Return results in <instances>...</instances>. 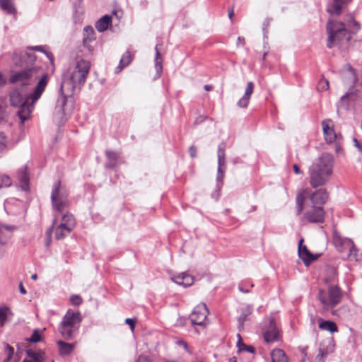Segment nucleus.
Returning <instances> with one entry per match:
<instances>
[{
  "label": "nucleus",
  "mask_w": 362,
  "mask_h": 362,
  "mask_svg": "<svg viewBox=\"0 0 362 362\" xmlns=\"http://www.w3.org/2000/svg\"><path fill=\"white\" fill-rule=\"evenodd\" d=\"M0 7L8 14H13L16 13V8L12 0H0Z\"/></svg>",
  "instance_id": "obj_35"
},
{
  "label": "nucleus",
  "mask_w": 362,
  "mask_h": 362,
  "mask_svg": "<svg viewBox=\"0 0 362 362\" xmlns=\"http://www.w3.org/2000/svg\"><path fill=\"white\" fill-rule=\"evenodd\" d=\"M83 46L87 47L89 50L91 49L92 47L90 45L91 42L95 40V31L91 26H86L83 28Z\"/></svg>",
  "instance_id": "obj_22"
},
{
  "label": "nucleus",
  "mask_w": 362,
  "mask_h": 362,
  "mask_svg": "<svg viewBox=\"0 0 362 362\" xmlns=\"http://www.w3.org/2000/svg\"><path fill=\"white\" fill-rule=\"evenodd\" d=\"M136 322V319L127 318V319L125 320V322H126V324H127L128 325H129V327H130V328H131V329H132V330H134V327H135Z\"/></svg>",
  "instance_id": "obj_49"
},
{
  "label": "nucleus",
  "mask_w": 362,
  "mask_h": 362,
  "mask_svg": "<svg viewBox=\"0 0 362 362\" xmlns=\"http://www.w3.org/2000/svg\"><path fill=\"white\" fill-rule=\"evenodd\" d=\"M252 307L247 305L242 308V313L238 318V329L240 332L244 329V322L247 320V317L252 313Z\"/></svg>",
  "instance_id": "obj_25"
},
{
  "label": "nucleus",
  "mask_w": 362,
  "mask_h": 362,
  "mask_svg": "<svg viewBox=\"0 0 362 362\" xmlns=\"http://www.w3.org/2000/svg\"><path fill=\"white\" fill-rule=\"evenodd\" d=\"M16 177L18 180L21 187L24 191H28L30 177L26 165L22 166L16 172Z\"/></svg>",
  "instance_id": "obj_17"
},
{
  "label": "nucleus",
  "mask_w": 362,
  "mask_h": 362,
  "mask_svg": "<svg viewBox=\"0 0 362 362\" xmlns=\"http://www.w3.org/2000/svg\"><path fill=\"white\" fill-rule=\"evenodd\" d=\"M204 89L207 91L211 90L212 89V86L210 85H205Z\"/></svg>",
  "instance_id": "obj_60"
},
{
  "label": "nucleus",
  "mask_w": 362,
  "mask_h": 362,
  "mask_svg": "<svg viewBox=\"0 0 362 362\" xmlns=\"http://www.w3.org/2000/svg\"><path fill=\"white\" fill-rule=\"evenodd\" d=\"M28 356L33 358L34 362H43L45 360V353L42 351H35L31 349L26 350Z\"/></svg>",
  "instance_id": "obj_34"
},
{
  "label": "nucleus",
  "mask_w": 362,
  "mask_h": 362,
  "mask_svg": "<svg viewBox=\"0 0 362 362\" xmlns=\"http://www.w3.org/2000/svg\"><path fill=\"white\" fill-rule=\"evenodd\" d=\"M326 30L328 48L337 46L339 49H345L348 47L351 36L348 33L345 23L329 19L326 25Z\"/></svg>",
  "instance_id": "obj_4"
},
{
  "label": "nucleus",
  "mask_w": 362,
  "mask_h": 362,
  "mask_svg": "<svg viewBox=\"0 0 362 362\" xmlns=\"http://www.w3.org/2000/svg\"><path fill=\"white\" fill-rule=\"evenodd\" d=\"M333 243L339 252H349L348 257L349 259L356 258V249L351 239L343 238L339 233L334 232L333 234Z\"/></svg>",
  "instance_id": "obj_8"
},
{
  "label": "nucleus",
  "mask_w": 362,
  "mask_h": 362,
  "mask_svg": "<svg viewBox=\"0 0 362 362\" xmlns=\"http://www.w3.org/2000/svg\"><path fill=\"white\" fill-rule=\"evenodd\" d=\"M319 327L321 329L329 331L331 333L337 332L338 330L337 326L334 322L329 320L325 321L321 319L320 320Z\"/></svg>",
  "instance_id": "obj_33"
},
{
  "label": "nucleus",
  "mask_w": 362,
  "mask_h": 362,
  "mask_svg": "<svg viewBox=\"0 0 362 362\" xmlns=\"http://www.w3.org/2000/svg\"><path fill=\"white\" fill-rule=\"evenodd\" d=\"M66 226L69 228L74 229L76 225L75 219L72 214H65L62 218V223H60Z\"/></svg>",
  "instance_id": "obj_36"
},
{
  "label": "nucleus",
  "mask_w": 362,
  "mask_h": 362,
  "mask_svg": "<svg viewBox=\"0 0 362 362\" xmlns=\"http://www.w3.org/2000/svg\"><path fill=\"white\" fill-rule=\"evenodd\" d=\"M353 141L354 143V146L358 149V151L362 152V146L360 144V143L358 141V139H356V138H354Z\"/></svg>",
  "instance_id": "obj_52"
},
{
  "label": "nucleus",
  "mask_w": 362,
  "mask_h": 362,
  "mask_svg": "<svg viewBox=\"0 0 362 362\" xmlns=\"http://www.w3.org/2000/svg\"><path fill=\"white\" fill-rule=\"evenodd\" d=\"M262 334L267 343L277 341L280 339V332L273 317L265 319L262 322Z\"/></svg>",
  "instance_id": "obj_9"
},
{
  "label": "nucleus",
  "mask_w": 362,
  "mask_h": 362,
  "mask_svg": "<svg viewBox=\"0 0 362 362\" xmlns=\"http://www.w3.org/2000/svg\"><path fill=\"white\" fill-rule=\"evenodd\" d=\"M155 50H156V57H155L154 62H155V69L156 71V78H159L163 71L162 57H161L160 52L158 50V45L156 46Z\"/></svg>",
  "instance_id": "obj_31"
},
{
  "label": "nucleus",
  "mask_w": 362,
  "mask_h": 362,
  "mask_svg": "<svg viewBox=\"0 0 362 362\" xmlns=\"http://www.w3.org/2000/svg\"><path fill=\"white\" fill-rule=\"evenodd\" d=\"M73 229L69 228L64 225L59 224L55 230V238L57 240H62L67 236Z\"/></svg>",
  "instance_id": "obj_32"
},
{
  "label": "nucleus",
  "mask_w": 362,
  "mask_h": 362,
  "mask_svg": "<svg viewBox=\"0 0 362 362\" xmlns=\"http://www.w3.org/2000/svg\"><path fill=\"white\" fill-rule=\"evenodd\" d=\"M7 148V139L4 134L0 132V154L4 153Z\"/></svg>",
  "instance_id": "obj_42"
},
{
  "label": "nucleus",
  "mask_w": 362,
  "mask_h": 362,
  "mask_svg": "<svg viewBox=\"0 0 362 362\" xmlns=\"http://www.w3.org/2000/svg\"><path fill=\"white\" fill-rule=\"evenodd\" d=\"M178 344L182 345L185 349H187V344L185 341H179Z\"/></svg>",
  "instance_id": "obj_57"
},
{
  "label": "nucleus",
  "mask_w": 362,
  "mask_h": 362,
  "mask_svg": "<svg viewBox=\"0 0 362 362\" xmlns=\"http://www.w3.org/2000/svg\"><path fill=\"white\" fill-rule=\"evenodd\" d=\"M78 327H79L68 325L63 322H60L58 327V330L63 338L65 339H71L74 337L76 332L78 329Z\"/></svg>",
  "instance_id": "obj_20"
},
{
  "label": "nucleus",
  "mask_w": 362,
  "mask_h": 362,
  "mask_svg": "<svg viewBox=\"0 0 362 362\" xmlns=\"http://www.w3.org/2000/svg\"><path fill=\"white\" fill-rule=\"evenodd\" d=\"M51 202L53 209L58 212H62L68 206V192L60 181L57 182L52 187Z\"/></svg>",
  "instance_id": "obj_7"
},
{
  "label": "nucleus",
  "mask_w": 362,
  "mask_h": 362,
  "mask_svg": "<svg viewBox=\"0 0 362 362\" xmlns=\"http://www.w3.org/2000/svg\"><path fill=\"white\" fill-rule=\"evenodd\" d=\"M237 337L238 338V341L237 342V346L240 351H245L250 353H254L255 349L251 346H247L243 343L242 338L240 334H237Z\"/></svg>",
  "instance_id": "obj_40"
},
{
  "label": "nucleus",
  "mask_w": 362,
  "mask_h": 362,
  "mask_svg": "<svg viewBox=\"0 0 362 362\" xmlns=\"http://www.w3.org/2000/svg\"><path fill=\"white\" fill-rule=\"evenodd\" d=\"M317 88L320 91L326 90L329 88V81L326 78H322L317 86Z\"/></svg>",
  "instance_id": "obj_45"
},
{
  "label": "nucleus",
  "mask_w": 362,
  "mask_h": 362,
  "mask_svg": "<svg viewBox=\"0 0 362 362\" xmlns=\"http://www.w3.org/2000/svg\"><path fill=\"white\" fill-rule=\"evenodd\" d=\"M29 342L37 343L40 341L41 336L38 329H35L30 338L26 339Z\"/></svg>",
  "instance_id": "obj_43"
},
{
  "label": "nucleus",
  "mask_w": 362,
  "mask_h": 362,
  "mask_svg": "<svg viewBox=\"0 0 362 362\" xmlns=\"http://www.w3.org/2000/svg\"><path fill=\"white\" fill-rule=\"evenodd\" d=\"M105 156L107 159V163L105 165L107 168H114L119 165V155L118 153L107 150Z\"/></svg>",
  "instance_id": "obj_24"
},
{
  "label": "nucleus",
  "mask_w": 362,
  "mask_h": 362,
  "mask_svg": "<svg viewBox=\"0 0 362 362\" xmlns=\"http://www.w3.org/2000/svg\"><path fill=\"white\" fill-rule=\"evenodd\" d=\"M13 60L16 66L23 69L12 74L9 78L11 83L25 87L37 81L33 93L30 95L32 103L38 100L45 91L49 76L40 65L35 64L36 57L33 53L21 52L14 53Z\"/></svg>",
  "instance_id": "obj_1"
},
{
  "label": "nucleus",
  "mask_w": 362,
  "mask_h": 362,
  "mask_svg": "<svg viewBox=\"0 0 362 362\" xmlns=\"http://www.w3.org/2000/svg\"><path fill=\"white\" fill-rule=\"evenodd\" d=\"M322 131L325 139L327 143H333L337 139V134L334 129L332 120L327 119L322 122Z\"/></svg>",
  "instance_id": "obj_13"
},
{
  "label": "nucleus",
  "mask_w": 362,
  "mask_h": 362,
  "mask_svg": "<svg viewBox=\"0 0 362 362\" xmlns=\"http://www.w3.org/2000/svg\"><path fill=\"white\" fill-rule=\"evenodd\" d=\"M333 157L327 153H322L316 158L309 167L310 184L313 188L325 185L332 173Z\"/></svg>",
  "instance_id": "obj_3"
},
{
  "label": "nucleus",
  "mask_w": 362,
  "mask_h": 362,
  "mask_svg": "<svg viewBox=\"0 0 362 362\" xmlns=\"http://www.w3.org/2000/svg\"><path fill=\"white\" fill-rule=\"evenodd\" d=\"M189 153L192 158L196 157L197 148L194 146H191L189 148Z\"/></svg>",
  "instance_id": "obj_50"
},
{
  "label": "nucleus",
  "mask_w": 362,
  "mask_h": 362,
  "mask_svg": "<svg viewBox=\"0 0 362 362\" xmlns=\"http://www.w3.org/2000/svg\"><path fill=\"white\" fill-rule=\"evenodd\" d=\"M304 199L303 192H298L296 197L297 215H300L303 209Z\"/></svg>",
  "instance_id": "obj_38"
},
{
  "label": "nucleus",
  "mask_w": 362,
  "mask_h": 362,
  "mask_svg": "<svg viewBox=\"0 0 362 362\" xmlns=\"http://www.w3.org/2000/svg\"><path fill=\"white\" fill-rule=\"evenodd\" d=\"M19 290H20V292L21 293L25 295L26 293V290L25 289L23 285V283H20L19 284Z\"/></svg>",
  "instance_id": "obj_54"
},
{
  "label": "nucleus",
  "mask_w": 362,
  "mask_h": 362,
  "mask_svg": "<svg viewBox=\"0 0 362 362\" xmlns=\"http://www.w3.org/2000/svg\"><path fill=\"white\" fill-rule=\"evenodd\" d=\"M31 279L33 280H36L37 279V275L36 274H34L31 276Z\"/></svg>",
  "instance_id": "obj_61"
},
{
  "label": "nucleus",
  "mask_w": 362,
  "mask_h": 362,
  "mask_svg": "<svg viewBox=\"0 0 362 362\" xmlns=\"http://www.w3.org/2000/svg\"><path fill=\"white\" fill-rule=\"evenodd\" d=\"M239 290L243 293H248L249 291L243 288L241 286H239Z\"/></svg>",
  "instance_id": "obj_59"
},
{
  "label": "nucleus",
  "mask_w": 362,
  "mask_h": 362,
  "mask_svg": "<svg viewBox=\"0 0 362 362\" xmlns=\"http://www.w3.org/2000/svg\"><path fill=\"white\" fill-rule=\"evenodd\" d=\"M226 144L224 141L221 142L218 146V165H226Z\"/></svg>",
  "instance_id": "obj_28"
},
{
  "label": "nucleus",
  "mask_w": 362,
  "mask_h": 362,
  "mask_svg": "<svg viewBox=\"0 0 362 362\" xmlns=\"http://www.w3.org/2000/svg\"><path fill=\"white\" fill-rule=\"evenodd\" d=\"M272 362H288L285 352L280 349H275L271 353Z\"/></svg>",
  "instance_id": "obj_29"
},
{
  "label": "nucleus",
  "mask_w": 362,
  "mask_h": 362,
  "mask_svg": "<svg viewBox=\"0 0 362 362\" xmlns=\"http://www.w3.org/2000/svg\"><path fill=\"white\" fill-rule=\"evenodd\" d=\"M209 314V310L204 303L197 305L190 315V320L193 325L202 326Z\"/></svg>",
  "instance_id": "obj_10"
},
{
  "label": "nucleus",
  "mask_w": 362,
  "mask_h": 362,
  "mask_svg": "<svg viewBox=\"0 0 362 362\" xmlns=\"http://www.w3.org/2000/svg\"><path fill=\"white\" fill-rule=\"evenodd\" d=\"M11 185L12 180L9 176L0 174V189L3 187H8L11 186Z\"/></svg>",
  "instance_id": "obj_41"
},
{
  "label": "nucleus",
  "mask_w": 362,
  "mask_h": 362,
  "mask_svg": "<svg viewBox=\"0 0 362 362\" xmlns=\"http://www.w3.org/2000/svg\"><path fill=\"white\" fill-rule=\"evenodd\" d=\"M15 228V226H6L0 223V257H1L5 252L2 246L4 245L6 243L7 240L11 238L13 230Z\"/></svg>",
  "instance_id": "obj_15"
},
{
  "label": "nucleus",
  "mask_w": 362,
  "mask_h": 362,
  "mask_svg": "<svg viewBox=\"0 0 362 362\" xmlns=\"http://www.w3.org/2000/svg\"><path fill=\"white\" fill-rule=\"evenodd\" d=\"M11 105L15 106H19L18 110V116L21 119V122L23 123L27 120L33 108V104L30 95L26 98H23L19 93L13 92L11 95Z\"/></svg>",
  "instance_id": "obj_6"
},
{
  "label": "nucleus",
  "mask_w": 362,
  "mask_h": 362,
  "mask_svg": "<svg viewBox=\"0 0 362 362\" xmlns=\"http://www.w3.org/2000/svg\"><path fill=\"white\" fill-rule=\"evenodd\" d=\"M23 362H32V361H28V360H27V359H24V360L23 361Z\"/></svg>",
  "instance_id": "obj_64"
},
{
  "label": "nucleus",
  "mask_w": 362,
  "mask_h": 362,
  "mask_svg": "<svg viewBox=\"0 0 362 362\" xmlns=\"http://www.w3.org/2000/svg\"><path fill=\"white\" fill-rule=\"evenodd\" d=\"M71 301L72 304H74L75 305H78L81 303L82 299L79 296L73 295L71 297Z\"/></svg>",
  "instance_id": "obj_48"
},
{
  "label": "nucleus",
  "mask_w": 362,
  "mask_h": 362,
  "mask_svg": "<svg viewBox=\"0 0 362 362\" xmlns=\"http://www.w3.org/2000/svg\"><path fill=\"white\" fill-rule=\"evenodd\" d=\"M90 68L88 61L80 59L74 68L64 74L60 87L62 96L57 99L55 107V113L59 117H62L67 113L66 95H72L78 86L81 88L85 83Z\"/></svg>",
  "instance_id": "obj_2"
},
{
  "label": "nucleus",
  "mask_w": 362,
  "mask_h": 362,
  "mask_svg": "<svg viewBox=\"0 0 362 362\" xmlns=\"http://www.w3.org/2000/svg\"><path fill=\"white\" fill-rule=\"evenodd\" d=\"M351 1L352 0H331L327 4V11L332 16H339L341 14L344 7Z\"/></svg>",
  "instance_id": "obj_14"
},
{
  "label": "nucleus",
  "mask_w": 362,
  "mask_h": 362,
  "mask_svg": "<svg viewBox=\"0 0 362 362\" xmlns=\"http://www.w3.org/2000/svg\"><path fill=\"white\" fill-rule=\"evenodd\" d=\"M233 15H234L233 8H231V9L228 11V17L230 20H232Z\"/></svg>",
  "instance_id": "obj_58"
},
{
  "label": "nucleus",
  "mask_w": 362,
  "mask_h": 362,
  "mask_svg": "<svg viewBox=\"0 0 362 362\" xmlns=\"http://www.w3.org/2000/svg\"><path fill=\"white\" fill-rule=\"evenodd\" d=\"M346 75L349 78H350V83L355 84L356 83L357 78L354 69H353L351 67H349L348 71L346 72Z\"/></svg>",
  "instance_id": "obj_46"
},
{
  "label": "nucleus",
  "mask_w": 362,
  "mask_h": 362,
  "mask_svg": "<svg viewBox=\"0 0 362 362\" xmlns=\"http://www.w3.org/2000/svg\"><path fill=\"white\" fill-rule=\"evenodd\" d=\"M7 307L0 308V327H3L7 318Z\"/></svg>",
  "instance_id": "obj_44"
},
{
  "label": "nucleus",
  "mask_w": 362,
  "mask_h": 362,
  "mask_svg": "<svg viewBox=\"0 0 362 362\" xmlns=\"http://www.w3.org/2000/svg\"><path fill=\"white\" fill-rule=\"evenodd\" d=\"M5 351L7 354V357L5 359V362H8L12 358L14 354V349L9 344H6L5 346Z\"/></svg>",
  "instance_id": "obj_47"
},
{
  "label": "nucleus",
  "mask_w": 362,
  "mask_h": 362,
  "mask_svg": "<svg viewBox=\"0 0 362 362\" xmlns=\"http://www.w3.org/2000/svg\"><path fill=\"white\" fill-rule=\"evenodd\" d=\"M112 18L109 15H105L95 23V28L99 32L106 30L111 23Z\"/></svg>",
  "instance_id": "obj_27"
},
{
  "label": "nucleus",
  "mask_w": 362,
  "mask_h": 362,
  "mask_svg": "<svg viewBox=\"0 0 362 362\" xmlns=\"http://www.w3.org/2000/svg\"><path fill=\"white\" fill-rule=\"evenodd\" d=\"M358 97V91L357 90L354 88L350 89L346 93L341 97L339 102V106L340 107L347 109L350 103L356 101Z\"/></svg>",
  "instance_id": "obj_16"
},
{
  "label": "nucleus",
  "mask_w": 362,
  "mask_h": 362,
  "mask_svg": "<svg viewBox=\"0 0 362 362\" xmlns=\"http://www.w3.org/2000/svg\"><path fill=\"white\" fill-rule=\"evenodd\" d=\"M345 26L349 35L356 33L361 28L360 24L353 18L345 24Z\"/></svg>",
  "instance_id": "obj_37"
},
{
  "label": "nucleus",
  "mask_w": 362,
  "mask_h": 362,
  "mask_svg": "<svg viewBox=\"0 0 362 362\" xmlns=\"http://www.w3.org/2000/svg\"><path fill=\"white\" fill-rule=\"evenodd\" d=\"M303 239L298 242V256L303 260L305 265L308 266L311 262L317 259L320 255L312 254L305 245H303Z\"/></svg>",
  "instance_id": "obj_12"
},
{
  "label": "nucleus",
  "mask_w": 362,
  "mask_h": 362,
  "mask_svg": "<svg viewBox=\"0 0 362 362\" xmlns=\"http://www.w3.org/2000/svg\"><path fill=\"white\" fill-rule=\"evenodd\" d=\"M136 362H151L150 360L146 357H139Z\"/></svg>",
  "instance_id": "obj_55"
},
{
  "label": "nucleus",
  "mask_w": 362,
  "mask_h": 362,
  "mask_svg": "<svg viewBox=\"0 0 362 362\" xmlns=\"http://www.w3.org/2000/svg\"><path fill=\"white\" fill-rule=\"evenodd\" d=\"M230 362H236V359L235 358H230Z\"/></svg>",
  "instance_id": "obj_62"
},
{
  "label": "nucleus",
  "mask_w": 362,
  "mask_h": 362,
  "mask_svg": "<svg viewBox=\"0 0 362 362\" xmlns=\"http://www.w3.org/2000/svg\"><path fill=\"white\" fill-rule=\"evenodd\" d=\"M171 280L175 284L184 287L190 286L194 284V278L185 272L180 273L171 277Z\"/></svg>",
  "instance_id": "obj_19"
},
{
  "label": "nucleus",
  "mask_w": 362,
  "mask_h": 362,
  "mask_svg": "<svg viewBox=\"0 0 362 362\" xmlns=\"http://www.w3.org/2000/svg\"><path fill=\"white\" fill-rule=\"evenodd\" d=\"M133 54L127 51L122 57L119 64L117 67V71L119 72L122 71L125 66H128L132 61Z\"/></svg>",
  "instance_id": "obj_30"
},
{
  "label": "nucleus",
  "mask_w": 362,
  "mask_h": 362,
  "mask_svg": "<svg viewBox=\"0 0 362 362\" xmlns=\"http://www.w3.org/2000/svg\"><path fill=\"white\" fill-rule=\"evenodd\" d=\"M325 212L322 207H313L307 211L303 216V221L307 220L311 223H322L324 221Z\"/></svg>",
  "instance_id": "obj_11"
},
{
  "label": "nucleus",
  "mask_w": 362,
  "mask_h": 362,
  "mask_svg": "<svg viewBox=\"0 0 362 362\" xmlns=\"http://www.w3.org/2000/svg\"><path fill=\"white\" fill-rule=\"evenodd\" d=\"M341 298V291L337 286H330L327 293L323 289H320L318 292V298L325 310H329L337 305Z\"/></svg>",
  "instance_id": "obj_5"
},
{
  "label": "nucleus",
  "mask_w": 362,
  "mask_h": 362,
  "mask_svg": "<svg viewBox=\"0 0 362 362\" xmlns=\"http://www.w3.org/2000/svg\"><path fill=\"white\" fill-rule=\"evenodd\" d=\"M254 90V83L250 81L247 84L244 95L238 100V105L240 107H246Z\"/></svg>",
  "instance_id": "obj_23"
},
{
  "label": "nucleus",
  "mask_w": 362,
  "mask_h": 362,
  "mask_svg": "<svg viewBox=\"0 0 362 362\" xmlns=\"http://www.w3.org/2000/svg\"><path fill=\"white\" fill-rule=\"evenodd\" d=\"M81 321V318L79 312H74L71 310H69L66 315L63 317L62 321L61 322L68 325L79 327Z\"/></svg>",
  "instance_id": "obj_21"
},
{
  "label": "nucleus",
  "mask_w": 362,
  "mask_h": 362,
  "mask_svg": "<svg viewBox=\"0 0 362 362\" xmlns=\"http://www.w3.org/2000/svg\"><path fill=\"white\" fill-rule=\"evenodd\" d=\"M272 19L271 18H266L263 23V30H264L266 28H267L269 26L270 22Z\"/></svg>",
  "instance_id": "obj_53"
},
{
  "label": "nucleus",
  "mask_w": 362,
  "mask_h": 362,
  "mask_svg": "<svg viewBox=\"0 0 362 362\" xmlns=\"http://www.w3.org/2000/svg\"><path fill=\"white\" fill-rule=\"evenodd\" d=\"M245 45V39L244 37H238V45Z\"/></svg>",
  "instance_id": "obj_56"
},
{
  "label": "nucleus",
  "mask_w": 362,
  "mask_h": 362,
  "mask_svg": "<svg viewBox=\"0 0 362 362\" xmlns=\"http://www.w3.org/2000/svg\"><path fill=\"white\" fill-rule=\"evenodd\" d=\"M293 168L296 175H303V172L299 168L297 164H293Z\"/></svg>",
  "instance_id": "obj_51"
},
{
  "label": "nucleus",
  "mask_w": 362,
  "mask_h": 362,
  "mask_svg": "<svg viewBox=\"0 0 362 362\" xmlns=\"http://www.w3.org/2000/svg\"><path fill=\"white\" fill-rule=\"evenodd\" d=\"M225 168L226 165H218L216 181L217 186L219 188H221L223 185V179L225 175Z\"/></svg>",
  "instance_id": "obj_39"
},
{
  "label": "nucleus",
  "mask_w": 362,
  "mask_h": 362,
  "mask_svg": "<svg viewBox=\"0 0 362 362\" xmlns=\"http://www.w3.org/2000/svg\"><path fill=\"white\" fill-rule=\"evenodd\" d=\"M59 346V354L62 356L70 355L74 349V344L66 343L63 341H57V342Z\"/></svg>",
  "instance_id": "obj_26"
},
{
  "label": "nucleus",
  "mask_w": 362,
  "mask_h": 362,
  "mask_svg": "<svg viewBox=\"0 0 362 362\" xmlns=\"http://www.w3.org/2000/svg\"><path fill=\"white\" fill-rule=\"evenodd\" d=\"M328 195L325 189H320L310 195V201L313 203V207H322L326 202Z\"/></svg>",
  "instance_id": "obj_18"
},
{
  "label": "nucleus",
  "mask_w": 362,
  "mask_h": 362,
  "mask_svg": "<svg viewBox=\"0 0 362 362\" xmlns=\"http://www.w3.org/2000/svg\"><path fill=\"white\" fill-rule=\"evenodd\" d=\"M35 49H37V50H42L41 47H34Z\"/></svg>",
  "instance_id": "obj_63"
}]
</instances>
